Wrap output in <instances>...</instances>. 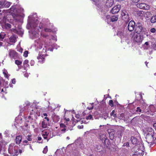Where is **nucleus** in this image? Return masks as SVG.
<instances>
[{
  "mask_svg": "<svg viewBox=\"0 0 156 156\" xmlns=\"http://www.w3.org/2000/svg\"><path fill=\"white\" fill-rule=\"evenodd\" d=\"M13 5L10 8V15H11L14 20L16 21L20 20V16L19 14V6L17 4L18 3V0H10Z\"/></svg>",
  "mask_w": 156,
  "mask_h": 156,
  "instance_id": "f257e3e1",
  "label": "nucleus"
},
{
  "mask_svg": "<svg viewBox=\"0 0 156 156\" xmlns=\"http://www.w3.org/2000/svg\"><path fill=\"white\" fill-rule=\"evenodd\" d=\"M4 16L1 21V24L3 29H8L10 28V10H4Z\"/></svg>",
  "mask_w": 156,
  "mask_h": 156,
  "instance_id": "f03ea898",
  "label": "nucleus"
},
{
  "mask_svg": "<svg viewBox=\"0 0 156 156\" xmlns=\"http://www.w3.org/2000/svg\"><path fill=\"white\" fill-rule=\"evenodd\" d=\"M147 131L148 133L146 136V141L148 144H151L150 145L156 144V136L155 137L154 129L151 128H148Z\"/></svg>",
  "mask_w": 156,
  "mask_h": 156,
  "instance_id": "7ed1b4c3",
  "label": "nucleus"
},
{
  "mask_svg": "<svg viewBox=\"0 0 156 156\" xmlns=\"http://www.w3.org/2000/svg\"><path fill=\"white\" fill-rule=\"evenodd\" d=\"M122 19L128 22L129 20V15L127 11L125 9L122 10L121 13Z\"/></svg>",
  "mask_w": 156,
  "mask_h": 156,
  "instance_id": "20e7f679",
  "label": "nucleus"
},
{
  "mask_svg": "<svg viewBox=\"0 0 156 156\" xmlns=\"http://www.w3.org/2000/svg\"><path fill=\"white\" fill-rule=\"evenodd\" d=\"M99 138L104 144L107 145H109L110 143L109 140L105 134H101L99 136Z\"/></svg>",
  "mask_w": 156,
  "mask_h": 156,
  "instance_id": "39448f33",
  "label": "nucleus"
},
{
  "mask_svg": "<svg viewBox=\"0 0 156 156\" xmlns=\"http://www.w3.org/2000/svg\"><path fill=\"white\" fill-rule=\"evenodd\" d=\"M137 149L138 151L136 150L135 151L134 150V151H135V153L133 154V156H143L144 153V152L143 150H140V149H138L137 147L134 148L135 149Z\"/></svg>",
  "mask_w": 156,
  "mask_h": 156,
  "instance_id": "423d86ee",
  "label": "nucleus"
},
{
  "mask_svg": "<svg viewBox=\"0 0 156 156\" xmlns=\"http://www.w3.org/2000/svg\"><path fill=\"white\" fill-rule=\"evenodd\" d=\"M136 6L137 8L140 9L148 10L149 9V6L144 3H138L136 4Z\"/></svg>",
  "mask_w": 156,
  "mask_h": 156,
  "instance_id": "0eeeda50",
  "label": "nucleus"
},
{
  "mask_svg": "<svg viewBox=\"0 0 156 156\" xmlns=\"http://www.w3.org/2000/svg\"><path fill=\"white\" fill-rule=\"evenodd\" d=\"M143 37L140 34H137L135 35L134 37V40L136 42H141L143 40Z\"/></svg>",
  "mask_w": 156,
  "mask_h": 156,
  "instance_id": "6e6552de",
  "label": "nucleus"
},
{
  "mask_svg": "<svg viewBox=\"0 0 156 156\" xmlns=\"http://www.w3.org/2000/svg\"><path fill=\"white\" fill-rule=\"evenodd\" d=\"M143 30L142 25L141 23H137L136 25L135 31L137 34H139Z\"/></svg>",
  "mask_w": 156,
  "mask_h": 156,
  "instance_id": "1a4fd4ad",
  "label": "nucleus"
},
{
  "mask_svg": "<svg viewBox=\"0 0 156 156\" xmlns=\"http://www.w3.org/2000/svg\"><path fill=\"white\" fill-rule=\"evenodd\" d=\"M135 23L133 20H131L128 23V29L129 31H132L135 28Z\"/></svg>",
  "mask_w": 156,
  "mask_h": 156,
  "instance_id": "9d476101",
  "label": "nucleus"
},
{
  "mask_svg": "<svg viewBox=\"0 0 156 156\" xmlns=\"http://www.w3.org/2000/svg\"><path fill=\"white\" fill-rule=\"evenodd\" d=\"M120 5H118L114 6L111 11V12L113 14H115L118 13L120 9Z\"/></svg>",
  "mask_w": 156,
  "mask_h": 156,
  "instance_id": "9b49d317",
  "label": "nucleus"
},
{
  "mask_svg": "<svg viewBox=\"0 0 156 156\" xmlns=\"http://www.w3.org/2000/svg\"><path fill=\"white\" fill-rule=\"evenodd\" d=\"M10 56L14 59H17L19 58L17 53L13 50H10Z\"/></svg>",
  "mask_w": 156,
  "mask_h": 156,
  "instance_id": "f8f14e48",
  "label": "nucleus"
},
{
  "mask_svg": "<svg viewBox=\"0 0 156 156\" xmlns=\"http://www.w3.org/2000/svg\"><path fill=\"white\" fill-rule=\"evenodd\" d=\"M51 118L53 122H58L60 119L59 117L56 115L54 112L52 114Z\"/></svg>",
  "mask_w": 156,
  "mask_h": 156,
  "instance_id": "ddd939ff",
  "label": "nucleus"
},
{
  "mask_svg": "<svg viewBox=\"0 0 156 156\" xmlns=\"http://www.w3.org/2000/svg\"><path fill=\"white\" fill-rule=\"evenodd\" d=\"M37 58L39 60V62L43 63L45 60V56L44 55H42L39 53L38 56L37 57Z\"/></svg>",
  "mask_w": 156,
  "mask_h": 156,
  "instance_id": "4468645a",
  "label": "nucleus"
},
{
  "mask_svg": "<svg viewBox=\"0 0 156 156\" xmlns=\"http://www.w3.org/2000/svg\"><path fill=\"white\" fill-rule=\"evenodd\" d=\"M130 140L132 143L134 145L137 144L139 142L138 139L136 137L133 136L131 137Z\"/></svg>",
  "mask_w": 156,
  "mask_h": 156,
  "instance_id": "2eb2a0df",
  "label": "nucleus"
},
{
  "mask_svg": "<svg viewBox=\"0 0 156 156\" xmlns=\"http://www.w3.org/2000/svg\"><path fill=\"white\" fill-rule=\"evenodd\" d=\"M22 139V136L19 135L17 136L16 138V142L18 145L20 144Z\"/></svg>",
  "mask_w": 156,
  "mask_h": 156,
  "instance_id": "dca6fc26",
  "label": "nucleus"
},
{
  "mask_svg": "<svg viewBox=\"0 0 156 156\" xmlns=\"http://www.w3.org/2000/svg\"><path fill=\"white\" fill-rule=\"evenodd\" d=\"M114 3V0H107L106 2V5L108 7H111Z\"/></svg>",
  "mask_w": 156,
  "mask_h": 156,
  "instance_id": "f3484780",
  "label": "nucleus"
},
{
  "mask_svg": "<svg viewBox=\"0 0 156 156\" xmlns=\"http://www.w3.org/2000/svg\"><path fill=\"white\" fill-rule=\"evenodd\" d=\"M111 132H109V137L111 140H113L114 138L115 132L113 130H110Z\"/></svg>",
  "mask_w": 156,
  "mask_h": 156,
  "instance_id": "a211bd4d",
  "label": "nucleus"
},
{
  "mask_svg": "<svg viewBox=\"0 0 156 156\" xmlns=\"http://www.w3.org/2000/svg\"><path fill=\"white\" fill-rule=\"evenodd\" d=\"M3 73L5 77L6 78L7 80H9V76L7 70L6 69H4L3 70Z\"/></svg>",
  "mask_w": 156,
  "mask_h": 156,
  "instance_id": "6ab92c4d",
  "label": "nucleus"
},
{
  "mask_svg": "<svg viewBox=\"0 0 156 156\" xmlns=\"http://www.w3.org/2000/svg\"><path fill=\"white\" fill-rule=\"evenodd\" d=\"M117 35L121 38L124 37V31L123 30H119L117 33Z\"/></svg>",
  "mask_w": 156,
  "mask_h": 156,
  "instance_id": "aec40b11",
  "label": "nucleus"
},
{
  "mask_svg": "<svg viewBox=\"0 0 156 156\" xmlns=\"http://www.w3.org/2000/svg\"><path fill=\"white\" fill-rule=\"evenodd\" d=\"M118 19V16H113L110 19V21L112 22L117 21Z\"/></svg>",
  "mask_w": 156,
  "mask_h": 156,
  "instance_id": "412c9836",
  "label": "nucleus"
},
{
  "mask_svg": "<svg viewBox=\"0 0 156 156\" xmlns=\"http://www.w3.org/2000/svg\"><path fill=\"white\" fill-rule=\"evenodd\" d=\"M22 153V151L21 150H20L19 151L17 150H15L14 154H12L10 156H17L19 153L21 154Z\"/></svg>",
  "mask_w": 156,
  "mask_h": 156,
  "instance_id": "4be33fe9",
  "label": "nucleus"
},
{
  "mask_svg": "<svg viewBox=\"0 0 156 156\" xmlns=\"http://www.w3.org/2000/svg\"><path fill=\"white\" fill-rule=\"evenodd\" d=\"M150 21L152 23H154L156 22V14L152 16Z\"/></svg>",
  "mask_w": 156,
  "mask_h": 156,
  "instance_id": "5701e85b",
  "label": "nucleus"
},
{
  "mask_svg": "<svg viewBox=\"0 0 156 156\" xmlns=\"http://www.w3.org/2000/svg\"><path fill=\"white\" fill-rule=\"evenodd\" d=\"M149 110L151 112H155L156 109L154 106L153 105H150L149 107Z\"/></svg>",
  "mask_w": 156,
  "mask_h": 156,
  "instance_id": "b1692460",
  "label": "nucleus"
},
{
  "mask_svg": "<svg viewBox=\"0 0 156 156\" xmlns=\"http://www.w3.org/2000/svg\"><path fill=\"white\" fill-rule=\"evenodd\" d=\"M136 14L138 16L142 17L144 16V12L141 10L137 11L136 12Z\"/></svg>",
  "mask_w": 156,
  "mask_h": 156,
  "instance_id": "393cba45",
  "label": "nucleus"
},
{
  "mask_svg": "<svg viewBox=\"0 0 156 156\" xmlns=\"http://www.w3.org/2000/svg\"><path fill=\"white\" fill-rule=\"evenodd\" d=\"M151 15V12H150L147 11L146 12H144V16L146 18H148L150 17Z\"/></svg>",
  "mask_w": 156,
  "mask_h": 156,
  "instance_id": "a878e982",
  "label": "nucleus"
},
{
  "mask_svg": "<svg viewBox=\"0 0 156 156\" xmlns=\"http://www.w3.org/2000/svg\"><path fill=\"white\" fill-rule=\"evenodd\" d=\"M60 125V128H62L61 129V131L65 132L66 130V126L63 123H61Z\"/></svg>",
  "mask_w": 156,
  "mask_h": 156,
  "instance_id": "bb28decb",
  "label": "nucleus"
},
{
  "mask_svg": "<svg viewBox=\"0 0 156 156\" xmlns=\"http://www.w3.org/2000/svg\"><path fill=\"white\" fill-rule=\"evenodd\" d=\"M101 146L100 145L98 144L95 150L97 152H100L101 151Z\"/></svg>",
  "mask_w": 156,
  "mask_h": 156,
  "instance_id": "cd10ccee",
  "label": "nucleus"
},
{
  "mask_svg": "<svg viewBox=\"0 0 156 156\" xmlns=\"http://www.w3.org/2000/svg\"><path fill=\"white\" fill-rule=\"evenodd\" d=\"M42 127L43 128H46L47 127V123L45 121H43L42 122Z\"/></svg>",
  "mask_w": 156,
  "mask_h": 156,
  "instance_id": "c85d7f7f",
  "label": "nucleus"
},
{
  "mask_svg": "<svg viewBox=\"0 0 156 156\" xmlns=\"http://www.w3.org/2000/svg\"><path fill=\"white\" fill-rule=\"evenodd\" d=\"M16 37L13 36L10 37V42L15 43L16 41Z\"/></svg>",
  "mask_w": 156,
  "mask_h": 156,
  "instance_id": "c756f323",
  "label": "nucleus"
},
{
  "mask_svg": "<svg viewBox=\"0 0 156 156\" xmlns=\"http://www.w3.org/2000/svg\"><path fill=\"white\" fill-rule=\"evenodd\" d=\"M5 34L4 33H1L0 34V40L2 41L3 39L5 37Z\"/></svg>",
  "mask_w": 156,
  "mask_h": 156,
  "instance_id": "7c9ffc66",
  "label": "nucleus"
},
{
  "mask_svg": "<svg viewBox=\"0 0 156 156\" xmlns=\"http://www.w3.org/2000/svg\"><path fill=\"white\" fill-rule=\"evenodd\" d=\"M111 18L110 17V15H107L105 17V21L108 22H108L109 21V20H110V19Z\"/></svg>",
  "mask_w": 156,
  "mask_h": 156,
  "instance_id": "2f4dec72",
  "label": "nucleus"
},
{
  "mask_svg": "<svg viewBox=\"0 0 156 156\" xmlns=\"http://www.w3.org/2000/svg\"><path fill=\"white\" fill-rule=\"evenodd\" d=\"M15 63L18 66H19L22 64V61L19 60H15Z\"/></svg>",
  "mask_w": 156,
  "mask_h": 156,
  "instance_id": "473e14b6",
  "label": "nucleus"
},
{
  "mask_svg": "<svg viewBox=\"0 0 156 156\" xmlns=\"http://www.w3.org/2000/svg\"><path fill=\"white\" fill-rule=\"evenodd\" d=\"M4 134L5 137L9 136V130H6L4 133Z\"/></svg>",
  "mask_w": 156,
  "mask_h": 156,
  "instance_id": "72a5a7b5",
  "label": "nucleus"
},
{
  "mask_svg": "<svg viewBox=\"0 0 156 156\" xmlns=\"http://www.w3.org/2000/svg\"><path fill=\"white\" fill-rule=\"evenodd\" d=\"M100 0H93V3L95 4L96 5H99L100 2Z\"/></svg>",
  "mask_w": 156,
  "mask_h": 156,
  "instance_id": "f704fd0d",
  "label": "nucleus"
},
{
  "mask_svg": "<svg viewBox=\"0 0 156 156\" xmlns=\"http://www.w3.org/2000/svg\"><path fill=\"white\" fill-rule=\"evenodd\" d=\"M44 30L46 32H51L52 31L51 29L45 27L44 28Z\"/></svg>",
  "mask_w": 156,
  "mask_h": 156,
  "instance_id": "c9c22d12",
  "label": "nucleus"
},
{
  "mask_svg": "<svg viewBox=\"0 0 156 156\" xmlns=\"http://www.w3.org/2000/svg\"><path fill=\"white\" fill-rule=\"evenodd\" d=\"M109 105L112 107L114 106V103L112 100H110L109 101Z\"/></svg>",
  "mask_w": 156,
  "mask_h": 156,
  "instance_id": "e433bc0d",
  "label": "nucleus"
},
{
  "mask_svg": "<svg viewBox=\"0 0 156 156\" xmlns=\"http://www.w3.org/2000/svg\"><path fill=\"white\" fill-rule=\"evenodd\" d=\"M115 110H113L112 111V112L111 113V115L112 116H113L114 118L116 117L117 116L116 114H115Z\"/></svg>",
  "mask_w": 156,
  "mask_h": 156,
  "instance_id": "4c0bfd02",
  "label": "nucleus"
},
{
  "mask_svg": "<svg viewBox=\"0 0 156 156\" xmlns=\"http://www.w3.org/2000/svg\"><path fill=\"white\" fill-rule=\"evenodd\" d=\"M48 151V147L47 146H46L44 148V150L43 151V153L44 154H46Z\"/></svg>",
  "mask_w": 156,
  "mask_h": 156,
  "instance_id": "58836bf2",
  "label": "nucleus"
},
{
  "mask_svg": "<svg viewBox=\"0 0 156 156\" xmlns=\"http://www.w3.org/2000/svg\"><path fill=\"white\" fill-rule=\"evenodd\" d=\"M93 119L92 116L90 114L88 116L86 117V119L87 120L91 119Z\"/></svg>",
  "mask_w": 156,
  "mask_h": 156,
  "instance_id": "ea45409f",
  "label": "nucleus"
},
{
  "mask_svg": "<svg viewBox=\"0 0 156 156\" xmlns=\"http://www.w3.org/2000/svg\"><path fill=\"white\" fill-rule=\"evenodd\" d=\"M39 27L41 29H44V25L42 23H40L39 25Z\"/></svg>",
  "mask_w": 156,
  "mask_h": 156,
  "instance_id": "a19ab883",
  "label": "nucleus"
},
{
  "mask_svg": "<svg viewBox=\"0 0 156 156\" xmlns=\"http://www.w3.org/2000/svg\"><path fill=\"white\" fill-rule=\"evenodd\" d=\"M47 133L46 132H45L44 133L42 134V136L43 137V138L44 139H46L47 138Z\"/></svg>",
  "mask_w": 156,
  "mask_h": 156,
  "instance_id": "79ce46f5",
  "label": "nucleus"
},
{
  "mask_svg": "<svg viewBox=\"0 0 156 156\" xmlns=\"http://www.w3.org/2000/svg\"><path fill=\"white\" fill-rule=\"evenodd\" d=\"M27 140L30 141L32 140V136L31 135H28L27 136Z\"/></svg>",
  "mask_w": 156,
  "mask_h": 156,
  "instance_id": "37998d69",
  "label": "nucleus"
},
{
  "mask_svg": "<svg viewBox=\"0 0 156 156\" xmlns=\"http://www.w3.org/2000/svg\"><path fill=\"white\" fill-rule=\"evenodd\" d=\"M28 51H26L24 52L23 55L24 56L27 57L28 56Z\"/></svg>",
  "mask_w": 156,
  "mask_h": 156,
  "instance_id": "c03bdc74",
  "label": "nucleus"
},
{
  "mask_svg": "<svg viewBox=\"0 0 156 156\" xmlns=\"http://www.w3.org/2000/svg\"><path fill=\"white\" fill-rule=\"evenodd\" d=\"M5 6L7 8L9 7L10 6V2H5Z\"/></svg>",
  "mask_w": 156,
  "mask_h": 156,
  "instance_id": "a18cd8bd",
  "label": "nucleus"
},
{
  "mask_svg": "<svg viewBox=\"0 0 156 156\" xmlns=\"http://www.w3.org/2000/svg\"><path fill=\"white\" fill-rule=\"evenodd\" d=\"M28 60L26 59L25 60V61H24L23 64L24 65H28Z\"/></svg>",
  "mask_w": 156,
  "mask_h": 156,
  "instance_id": "49530a36",
  "label": "nucleus"
},
{
  "mask_svg": "<svg viewBox=\"0 0 156 156\" xmlns=\"http://www.w3.org/2000/svg\"><path fill=\"white\" fill-rule=\"evenodd\" d=\"M156 31V29L154 28H152L150 30V32L152 33H154Z\"/></svg>",
  "mask_w": 156,
  "mask_h": 156,
  "instance_id": "de8ad7c7",
  "label": "nucleus"
},
{
  "mask_svg": "<svg viewBox=\"0 0 156 156\" xmlns=\"http://www.w3.org/2000/svg\"><path fill=\"white\" fill-rule=\"evenodd\" d=\"M136 112H142V110L139 107H137L136 108Z\"/></svg>",
  "mask_w": 156,
  "mask_h": 156,
  "instance_id": "09e8293b",
  "label": "nucleus"
},
{
  "mask_svg": "<svg viewBox=\"0 0 156 156\" xmlns=\"http://www.w3.org/2000/svg\"><path fill=\"white\" fill-rule=\"evenodd\" d=\"M25 104L26 106H29L30 105V102L28 101H27L25 102Z\"/></svg>",
  "mask_w": 156,
  "mask_h": 156,
  "instance_id": "8fccbe9b",
  "label": "nucleus"
},
{
  "mask_svg": "<svg viewBox=\"0 0 156 156\" xmlns=\"http://www.w3.org/2000/svg\"><path fill=\"white\" fill-rule=\"evenodd\" d=\"M41 36H43V37H47L48 36V35L47 34H43L41 33Z\"/></svg>",
  "mask_w": 156,
  "mask_h": 156,
  "instance_id": "3c124183",
  "label": "nucleus"
},
{
  "mask_svg": "<svg viewBox=\"0 0 156 156\" xmlns=\"http://www.w3.org/2000/svg\"><path fill=\"white\" fill-rule=\"evenodd\" d=\"M12 83L13 84H15L16 83V80L15 78H13L12 80Z\"/></svg>",
  "mask_w": 156,
  "mask_h": 156,
  "instance_id": "603ef678",
  "label": "nucleus"
},
{
  "mask_svg": "<svg viewBox=\"0 0 156 156\" xmlns=\"http://www.w3.org/2000/svg\"><path fill=\"white\" fill-rule=\"evenodd\" d=\"M123 146H126L127 147L129 146V142H127L124 143L123 144Z\"/></svg>",
  "mask_w": 156,
  "mask_h": 156,
  "instance_id": "864d4df0",
  "label": "nucleus"
},
{
  "mask_svg": "<svg viewBox=\"0 0 156 156\" xmlns=\"http://www.w3.org/2000/svg\"><path fill=\"white\" fill-rule=\"evenodd\" d=\"M11 30L13 31V32H14L15 33H17V30L16 29H12Z\"/></svg>",
  "mask_w": 156,
  "mask_h": 156,
  "instance_id": "5fc2aeb1",
  "label": "nucleus"
},
{
  "mask_svg": "<svg viewBox=\"0 0 156 156\" xmlns=\"http://www.w3.org/2000/svg\"><path fill=\"white\" fill-rule=\"evenodd\" d=\"M131 1L134 3H137L139 1V0H131Z\"/></svg>",
  "mask_w": 156,
  "mask_h": 156,
  "instance_id": "6e6d98bb",
  "label": "nucleus"
},
{
  "mask_svg": "<svg viewBox=\"0 0 156 156\" xmlns=\"http://www.w3.org/2000/svg\"><path fill=\"white\" fill-rule=\"evenodd\" d=\"M45 49L43 48V52H44V53L46 52L47 51L46 47H45Z\"/></svg>",
  "mask_w": 156,
  "mask_h": 156,
  "instance_id": "4d7b16f0",
  "label": "nucleus"
},
{
  "mask_svg": "<svg viewBox=\"0 0 156 156\" xmlns=\"http://www.w3.org/2000/svg\"><path fill=\"white\" fill-rule=\"evenodd\" d=\"M75 117L77 119H79L80 117V115L78 114H76L75 116Z\"/></svg>",
  "mask_w": 156,
  "mask_h": 156,
  "instance_id": "13d9d810",
  "label": "nucleus"
},
{
  "mask_svg": "<svg viewBox=\"0 0 156 156\" xmlns=\"http://www.w3.org/2000/svg\"><path fill=\"white\" fill-rule=\"evenodd\" d=\"M44 119H46V120H47V121L48 122L49 121V119L47 117H44Z\"/></svg>",
  "mask_w": 156,
  "mask_h": 156,
  "instance_id": "bf43d9fd",
  "label": "nucleus"
},
{
  "mask_svg": "<svg viewBox=\"0 0 156 156\" xmlns=\"http://www.w3.org/2000/svg\"><path fill=\"white\" fill-rule=\"evenodd\" d=\"M41 137H38V140L39 141H40L41 140Z\"/></svg>",
  "mask_w": 156,
  "mask_h": 156,
  "instance_id": "052dcab7",
  "label": "nucleus"
},
{
  "mask_svg": "<svg viewBox=\"0 0 156 156\" xmlns=\"http://www.w3.org/2000/svg\"><path fill=\"white\" fill-rule=\"evenodd\" d=\"M3 155L4 156H9L8 154H6L5 153H4Z\"/></svg>",
  "mask_w": 156,
  "mask_h": 156,
  "instance_id": "680f3d73",
  "label": "nucleus"
},
{
  "mask_svg": "<svg viewBox=\"0 0 156 156\" xmlns=\"http://www.w3.org/2000/svg\"><path fill=\"white\" fill-rule=\"evenodd\" d=\"M24 111V109H23V108H21L20 110V112H23V111Z\"/></svg>",
  "mask_w": 156,
  "mask_h": 156,
  "instance_id": "e2e57ef3",
  "label": "nucleus"
},
{
  "mask_svg": "<svg viewBox=\"0 0 156 156\" xmlns=\"http://www.w3.org/2000/svg\"><path fill=\"white\" fill-rule=\"evenodd\" d=\"M145 44L146 45H148L149 44V43L148 42H146L145 43Z\"/></svg>",
  "mask_w": 156,
  "mask_h": 156,
  "instance_id": "0e129e2a",
  "label": "nucleus"
},
{
  "mask_svg": "<svg viewBox=\"0 0 156 156\" xmlns=\"http://www.w3.org/2000/svg\"><path fill=\"white\" fill-rule=\"evenodd\" d=\"M28 140H24V141H23V142L24 143H28Z\"/></svg>",
  "mask_w": 156,
  "mask_h": 156,
  "instance_id": "69168bd1",
  "label": "nucleus"
},
{
  "mask_svg": "<svg viewBox=\"0 0 156 156\" xmlns=\"http://www.w3.org/2000/svg\"><path fill=\"white\" fill-rule=\"evenodd\" d=\"M78 127L79 129H82V128H83V126H78Z\"/></svg>",
  "mask_w": 156,
  "mask_h": 156,
  "instance_id": "338daca9",
  "label": "nucleus"
},
{
  "mask_svg": "<svg viewBox=\"0 0 156 156\" xmlns=\"http://www.w3.org/2000/svg\"><path fill=\"white\" fill-rule=\"evenodd\" d=\"M43 115L44 116L47 117V114L45 113L43 114Z\"/></svg>",
  "mask_w": 156,
  "mask_h": 156,
  "instance_id": "774afa93",
  "label": "nucleus"
}]
</instances>
